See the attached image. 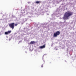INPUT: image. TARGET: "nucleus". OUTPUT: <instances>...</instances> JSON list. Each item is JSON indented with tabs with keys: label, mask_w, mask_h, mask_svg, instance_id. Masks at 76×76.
<instances>
[{
	"label": "nucleus",
	"mask_w": 76,
	"mask_h": 76,
	"mask_svg": "<svg viewBox=\"0 0 76 76\" xmlns=\"http://www.w3.org/2000/svg\"><path fill=\"white\" fill-rule=\"evenodd\" d=\"M36 42L34 41H32L30 43V44H35Z\"/></svg>",
	"instance_id": "423d86ee"
},
{
	"label": "nucleus",
	"mask_w": 76,
	"mask_h": 76,
	"mask_svg": "<svg viewBox=\"0 0 76 76\" xmlns=\"http://www.w3.org/2000/svg\"><path fill=\"white\" fill-rule=\"evenodd\" d=\"M41 67L42 68L43 67V65H41Z\"/></svg>",
	"instance_id": "1a4fd4ad"
},
{
	"label": "nucleus",
	"mask_w": 76,
	"mask_h": 76,
	"mask_svg": "<svg viewBox=\"0 0 76 76\" xmlns=\"http://www.w3.org/2000/svg\"><path fill=\"white\" fill-rule=\"evenodd\" d=\"M17 25H18V24H17V23H16L15 24V26H17Z\"/></svg>",
	"instance_id": "6e6552de"
},
{
	"label": "nucleus",
	"mask_w": 76,
	"mask_h": 76,
	"mask_svg": "<svg viewBox=\"0 0 76 76\" xmlns=\"http://www.w3.org/2000/svg\"><path fill=\"white\" fill-rule=\"evenodd\" d=\"M36 4H39L40 3V1H36L35 2Z\"/></svg>",
	"instance_id": "0eeeda50"
},
{
	"label": "nucleus",
	"mask_w": 76,
	"mask_h": 76,
	"mask_svg": "<svg viewBox=\"0 0 76 76\" xmlns=\"http://www.w3.org/2000/svg\"><path fill=\"white\" fill-rule=\"evenodd\" d=\"M9 26L10 28H12V29H13L15 28V23H12L9 24Z\"/></svg>",
	"instance_id": "7ed1b4c3"
},
{
	"label": "nucleus",
	"mask_w": 76,
	"mask_h": 76,
	"mask_svg": "<svg viewBox=\"0 0 76 76\" xmlns=\"http://www.w3.org/2000/svg\"><path fill=\"white\" fill-rule=\"evenodd\" d=\"M12 32V31H8L7 32H5L4 33L5 34V35H8V34H10L11 32Z\"/></svg>",
	"instance_id": "20e7f679"
},
{
	"label": "nucleus",
	"mask_w": 76,
	"mask_h": 76,
	"mask_svg": "<svg viewBox=\"0 0 76 76\" xmlns=\"http://www.w3.org/2000/svg\"><path fill=\"white\" fill-rule=\"evenodd\" d=\"M72 15H73V12L70 11H67L65 13L63 19L65 20L68 19V18L69 16H71Z\"/></svg>",
	"instance_id": "f257e3e1"
},
{
	"label": "nucleus",
	"mask_w": 76,
	"mask_h": 76,
	"mask_svg": "<svg viewBox=\"0 0 76 76\" xmlns=\"http://www.w3.org/2000/svg\"><path fill=\"white\" fill-rule=\"evenodd\" d=\"M0 35H1V34H0Z\"/></svg>",
	"instance_id": "9d476101"
},
{
	"label": "nucleus",
	"mask_w": 76,
	"mask_h": 76,
	"mask_svg": "<svg viewBox=\"0 0 76 76\" xmlns=\"http://www.w3.org/2000/svg\"><path fill=\"white\" fill-rule=\"evenodd\" d=\"M60 34V32L59 31H58L54 33L53 34V37H57L58 35H59Z\"/></svg>",
	"instance_id": "f03ea898"
},
{
	"label": "nucleus",
	"mask_w": 76,
	"mask_h": 76,
	"mask_svg": "<svg viewBox=\"0 0 76 76\" xmlns=\"http://www.w3.org/2000/svg\"><path fill=\"white\" fill-rule=\"evenodd\" d=\"M39 48H40L41 49L44 48H45V45H44L43 46H40Z\"/></svg>",
	"instance_id": "39448f33"
}]
</instances>
